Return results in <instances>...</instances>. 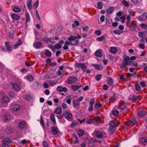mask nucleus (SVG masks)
<instances>
[{"label":"nucleus","instance_id":"f257e3e1","mask_svg":"<svg viewBox=\"0 0 147 147\" xmlns=\"http://www.w3.org/2000/svg\"><path fill=\"white\" fill-rule=\"evenodd\" d=\"M125 56H123V59L122 65L120 67V68L122 69H123L127 66V64L129 61H130V57L125 55Z\"/></svg>","mask_w":147,"mask_h":147},{"label":"nucleus","instance_id":"f03ea898","mask_svg":"<svg viewBox=\"0 0 147 147\" xmlns=\"http://www.w3.org/2000/svg\"><path fill=\"white\" fill-rule=\"evenodd\" d=\"M77 80V78L74 76H70L67 79V84H71L76 82Z\"/></svg>","mask_w":147,"mask_h":147},{"label":"nucleus","instance_id":"7ed1b4c3","mask_svg":"<svg viewBox=\"0 0 147 147\" xmlns=\"http://www.w3.org/2000/svg\"><path fill=\"white\" fill-rule=\"evenodd\" d=\"M137 123V121L136 118H132L130 120L127 121L125 122V123L127 125H133L136 124Z\"/></svg>","mask_w":147,"mask_h":147},{"label":"nucleus","instance_id":"20e7f679","mask_svg":"<svg viewBox=\"0 0 147 147\" xmlns=\"http://www.w3.org/2000/svg\"><path fill=\"white\" fill-rule=\"evenodd\" d=\"M109 124L112 127H116L119 125V123L115 119L111 120L109 122Z\"/></svg>","mask_w":147,"mask_h":147},{"label":"nucleus","instance_id":"39448f33","mask_svg":"<svg viewBox=\"0 0 147 147\" xmlns=\"http://www.w3.org/2000/svg\"><path fill=\"white\" fill-rule=\"evenodd\" d=\"M131 24L133 25L129 27V30L131 31H134L136 29L137 25V23L134 21L131 22Z\"/></svg>","mask_w":147,"mask_h":147},{"label":"nucleus","instance_id":"423d86ee","mask_svg":"<svg viewBox=\"0 0 147 147\" xmlns=\"http://www.w3.org/2000/svg\"><path fill=\"white\" fill-rule=\"evenodd\" d=\"M9 101V98L6 96H3L1 100V102L3 104H7Z\"/></svg>","mask_w":147,"mask_h":147},{"label":"nucleus","instance_id":"0eeeda50","mask_svg":"<svg viewBox=\"0 0 147 147\" xmlns=\"http://www.w3.org/2000/svg\"><path fill=\"white\" fill-rule=\"evenodd\" d=\"M137 114L139 117H143L146 115V113L144 111H138Z\"/></svg>","mask_w":147,"mask_h":147},{"label":"nucleus","instance_id":"6e6552de","mask_svg":"<svg viewBox=\"0 0 147 147\" xmlns=\"http://www.w3.org/2000/svg\"><path fill=\"white\" fill-rule=\"evenodd\" d=\"M57 90L58 91L64 92H65L67 91V89L66 87H62L61 86L58 87L57 88Z\"/></svg>","mask_w":147,"mask_h":147},{"label":"nucleus","instance_id":"1a4fd4ad","mask_svg":"<svg viewBox=\"0 0 147 147\" xmlns=\"http://www.w3.org/2000/svg\"><path fill=\"white\" fill-rule=\"evenodd\" d=\"M96 135L97 138L100 139L102 138L103 136L102 132L100 130H98L96 131Z\"/></svg>","mask_w":147,"mask_h":147},{"label":"nucleus","instance_id":"9d476101","mask_svg":"<svg viewBox=\"0 0 147 147\" xmlns=\"http://www.w3.org/2000/svg\"><path fill=\"white\" fill-rule=\"evenodd\" d=\"M63 115L65 118L67 119H70L72 117V115L71 113L68 112H66L64 113L63 114Z\"/></svg>","mask_w":147,"mask_h":147},{"label":"nucleus","instance_id":"9b49d317","mask_svg":"<svg viewBox=\"0 0 147 147\" xmlns=\"http://www.w3.org/2000/svg\"><path fill=\"white\" fill-rule=\"evenodd\" d=\"M11 109L13 111H17L19 110L20 107L18 105H13L11 106Z\"/></svg>","mask_w":147,"mask_h":147},{"label":"nucleus","instance_id":"f8f14e48","mask_svg":"<svg viewBox=\"0 0 147 147\" xmlns=\"http://www.w3.org/2000/svg\"><path fill=\"white\" fill-rule=\"evenodd\" d=\"M92 66L94 67L97 70H101L103 68L102 66L100 65L93 64Z\"/></svg>","mask_w":147,"mask_h":147},{"label":"nucleus","instance_id":"ddd939ff","mask_svg":"<svg viewBox=\"0 0 147 147\" xmlns=\"http://www.w3.org/2000/svg\"><path fill=\"white\" fill-rule=\"evenodd\" d=\"M114 8L113 7H109L106 10L107 13L108 14H111L114 11Z\"/></svg>","mask_w":147,"mask_h":147},{"label":"nucleus","instance_id":"4468645a","mask_svg":"<svg viewBox=\"0 0 147 147\" xmlns=\"http://www.w3.org/2000/svg\"><path fill=\"white\" fill-rule=\"evenodd\" d=\"M119 108L122 110H124L125 109L126 107V106L125 104L123 102H120L119 105Z\"/></svg>","mask_w":147,"mask_h":147},{"label":"nucleus","instance_id":"2eb2a0df","mask_svg":"<svg viewBox=\"0 0 147 147\" xmlns=\"http://www.w3.org/2000/svg\"><path fill=\"white\" fill-rule=\"evenodd\" d=\"M10 117L9 115L7 114H5L4 115V117H3L4 121L8 122L10 121Z\"/></svg>","mask_w":147,"mask_h":147},{"label":"nucleus","instance_id":"dca6fc26","mask_svg":"<svg viewBox=\"0 0 147 147\" xmlns=\"http://www.w3.org/2000/svg\"><path fill=\"white\" fill-rule=\"evenodd\" d=\"M80 103L78 100L75 99L73 101V105L74 107L79 106Z\"/></svg>","mask_w":147,"mask_h":147},{"label":"nucleus","instance_id":"f3484780","mask_svg":"<svg viewBox=\"0 0 147 147\" xmlns=\"http://www.w3.org/2000/svg\"><path fill=\"white\" fill-rule=\"evenodd\" d=\"M82 85L80 86H76V85H72L71 86V88L74 91H75L78 89L80 88L81 87H82Z\"/></svg>","mask_w":147,"mask_h":147},{"label":"nucleus","instance_id":"a211bd4d","mask_svg":"<svg viewBox=\"0 0 147 147\" xmlns=\"http://www.w3.org/2000/svg\"><path fill=\"white\" fill-rule=\"evenodd\" d=\"M5 131L6 133L8 134L11 133L13 132V131L8 126L6 127Z\"/></svg>","mask_w":147,"mask_h":147},{"label":"nucleus","instance_id":"6ab92c4d","mask_svg":"<svg viewBox=\"0 0 147 147\" xmlns=\"http://www.w3.org/2000/svg\"><path fill=\"white\" fill-rule=\"evenodd\" d=\"M50 119L53 123L54 124H56V122L55 117V115L53 113L51 114L50 116Z\"/></svg>","mask_w":147,"mask_h":147},{"label":"nucleus","instance_id":"aec40b11","mask_svg":"<svg viewBox=\"0 0 147 147\" xmlns=\"http://www.w3.org/2000/svg\"><path fill=\"white\" fill-rule=\"evenodd\" d=\"M32 0H28L27 2V5L29 9H31L32 7L31 3Z\"/></svg>","mask_w":147,"mask_h":147},{"label":"nucleus","instance_id":"412c9836","mask_svg":"<svg viewBox=\"0 0 147 147\" xmlns=\"http://www.w3.org/2000/svg\"><path fill=\"white\" fill-rule=\"evenodd\" d=\"M11 17L13 19L17 20H18L20 18L19 16L17 14L13 13L11 15Z\"/></svg>","mask_w":147,"mask_h":147},{"label":"nucleus","instance_id":"4be33fe9","mask_svg":"<svg viewBox=\"0 0 147 147\" xmlns=\"http://www.w3.org/2000/svg\"><path fill=\"white\" fill-rule=\"evenodd\" d=\"M25 124V122L23 121H22L18 124V126L19 128L22 129L24 127Z\"/></svg>","mask_w":147,"mask_h":147},{"label":"nucleus","instance_id":"5701e85b","mask_svg":"<svg viewBox=\"0 0 147 147\" xmlns=\"http://www.w3.org/2000/svg\"><path fill=\"white\" fill-rule=\"evenodd\" d=\"M110 51L112 53L115 54L117 51V49L115 47H113L110 48Z\"/></svg>","mask_w":147,"mask_h":147},{"label":"nucleus","instance_id":"b1692460","mask_svg":"<svg viewBox=\"0 0 147 147\" xmlns=\"http://www.w3.org/2000/svg\"><path fill=\"white\" fill-rule=\"evenodd\" d=\"M13 11L15 12L19 13L21 11V9L18 6H15L13 9Z\"/></svg>","mask_w":147,"mask_h":147},{"label":"nucleus","instance_id":"393cba45","mask_svg":"<svg viewBox=\"0 0 147 147\" xmlns=\"http://www.w3.org/2000/svg\"><path fill=\"white\" fill-rule=\"evenodd\" d=\"M116 99L117 97H116V94L115 93H114L113 96L109 99V100L112 102H113L116 100Z\"/></svg>","mask_w":147,"mask_h":147},{"label":"nucleus","instance_id":"a878e982","mask_svg":"<svg viewBox=\"0 0 147 147\" xmlns=\"http://www.w3.org/2000/svg\"><path fill=\"white\" fill-rule=\"evenodd\" d=\"M55 112L57 114H60L62 113L61 109L58 107H57L55 109Z\"/></svg>","mask_w":147,"mask_h":147},{"label":"nucleus","instance_id":"bb28decb","mask_svg":"<svg viewBox=\"0 0 147 147\" xmlns=\"http://www.w3.org/2000/svg\"><path fill=\"white\" fill-rule=\"evenodd\" d=\"M107 82L109 85L113 86V81L112 78H109L107 79Z\"/></svg>","mask_w":147,"mask_h":147},{"label":"nucleus","instance_id":"cd10ccee","mask_svg":"<svg viewBox=\"0 0 147 147\" xmlns=\"http://www.w3.org/2000/svg\"><path fill=\"white\" fill-rule=\"evenodd\" d=\"M27 80L29 81H33L34 80L33 76L31 75H28L27 76Z\"/></svg>","mask_w":147,"mask_h":147},{"label":"nucleus","instance_id":"c85d7f7f","mask_svg":"<svg viewBox=\"0 0 147 147\" xmlns=\"http://www.w3.org/2000/svg\"><path fill=\"white\" fill-rule=\"evenodd\" d=\"M40 85L39 83L37 81L34 82L33 84V87L35 88H38Z\"/></svg>","mask_w":147,"mask_h":147},{"label":"nucleus","instance_id":"c756f323","mask_svg":"<svg viewBox=\"0 0 147 147\" xmlns=\"http://www.w3.org/2000/svg\"><path fill=\"white\" fill-rule=\"evenodd\" d=\"M141 140L144 145L147 144V138L143 137L141 138Z\"/></svg>","mask_w":147,"mask_h":147},{"label":"nucleus","instance_id":"7c9ffc66","mask_svg":"<svg viewBox=\"0 0 147 147\" xmlns=\"http://www.w3.org/2000/svg\"><path fill=\"white\" fill-rule=\"evenodd\" d=\"M5 45L7 50L10 51L11 50V47L9 43L7 42H5Z\"/></svg>","mask_w":147,"mask_h":147},{"label":"nucleus","instance_id":"2f4dec72","mask_svg":"<svg viewBox=\"0 0 147 147\" xmlns=\"http://www.w3.org/2000/svg\"><path fill=\"white\" fill-rule=\"evenodd\" d=\"M22 44L21 40L20 39H19L18 42L15 45L13 46V47L14 49H16L17 48L18 46L21 45Z\"/></svg>","mask_w":147,"mask_h":147},{"label":"nucleus","instance_id":"473e14b6","mask_svg":"<svg viewBox=\"0 0 147 147\" xmlns=\"http://www.w3.org/2000/svg\"><path fill=\"white\" fill-rule=\"evenodd\" d=\"M45 54L47 56L49 57L51 55V52L49 50H47L45 52Z\"/></svg>","mask_w":147,"mask_h":147},{"label":"nucleus","instance_id":"72a5a7b5","mask_svg":"<svg viewBox=\"0 0 147 147\" xmlns=\"http://www.w3.org/2000/svg\"><path fill=\"white\" fill-rule=\"evenodd\" d=\"M95 54L96 57H102L101 52L99 51H96L95 53Z\"/></svg>","mask_w":147,"mask_h":147},{"label":"nucleus","instance_id":"f704fd0d","mask_svg":"<svg viewBox=\"0 0 147 147\" xmlns=\"http://www.w3.org/2000/svg\"><path fill=\"white\" fill-rule=\"evenodd\" d=\"M115 127H113L110 126L108 129V131L110 133H113L115 131L116 129L115 128Z\"/></svg>","mask_w":147,"mask_h":147},{"label":"nucleus","instance_id":"c9c22d12","mask_svg":"<svg viewBox=\"0 0 147 147\" xmlns=\"http://www.w3.org/2000/svg\"><path fill=\"white\" fill-rule=\"evenodd\" d=\"M11 85L14 90L17 91L19 90V88L17 85L13 83L11 84Z\"/></svg>","mask_w":147,"mask_h":147},{"label":"nucleus","instance_id":"e433bc0d","mask_svg":"<svg viewBox=\"0 0 147 147\" xmlns=\"http://www.w3.org/2000/svg\"><path fill=\"white\" fill-rule=\"evenodd\" d=\"M84 134V131L82 129H80L78 131V135L79 136H82Z\"/></svg>","mask_w":147,"mask_h":147},{"label":"nucleus","instance_id":"4c0bfd02","mask_svg":"<svg viewBox=\"0 0 147 147\" xmlns=\"http://www.w3.org/2000/svg\"><path fill=\"white\" fill-rule=\"evenodd\" d=\"M139 96L137 95H133L131 101L133 102H134L136 101L137 99H138Z\"/></svg>","mask_w":147,"mask_h":147},{"label":"nucleus","instance_id":"58836bf2","mask_svg":"<svg viewBox=\"0 0 147 147\" xmlns=\"http://www.w3.org/2000/svg\"><path fill=\"white\" fill-rule=\"evenodd\" d=\"M77 38V37L74 36H70L67 39L69 41H71V40H74Z\"/></svg>","mask_w":147,"mask_h":147},{"label":"nucleus","instance_id":"ea45409f","mask_svg":"<svg viewBox=\"0 0 147 147\" xmlns=\"http://www.w3.org/2000/svg\"><path fill=\"white\" fill-rule=\"evenodd\" d=\"M2 142H6L9 143H11V140L9 138H5L2 140Z\"/></svg>","mask_w":147,"mask_h":147},{"label":"nucleus","instance_id":"a19ab883","mask_svg":"<svg viewBox=\"0 0 147 147\" xmlns=\"http://www.w3.org/2000/svg\"><path fill=\"white\" fill-rule=\"evenodd\" d=\"M105 37L104 36H101L100 37L98 38L96 40L98 41L101 42L105 38Z\"/></svg>","mask_w":147,"mask_h":147},{"label":"nucleus","instance_id":"79ce46f5","mask_svg":"<svg viewBox=\"0 0 147 147\" xmlns=\"http://www.w3.org/2000/svg\"><path fill=\"white\" fill-rule=\"evenodd\" d=\"M26 22H28L30 20V18L29 16V13L26 12Z\"/></svg>","mask_w":147,"mask_h":147},{"label":"nucleus","instance_id":"37998d69","mask_svg":"<svg viewBox=\"0 0 147 147\" xmlns=\"http://www.w3.org/2000/svg\"><path fill=\"white\" fill-rule=\"evenodd\" d=\"M112 113L113 115L117 116L119 114V112L117 110H114L112 111Z\"/></svg>","mask_w":147,"mask_h":147},{"label":"nucleus","instance_id":"c03bdc74","mask_svg":"<svg viewBox=\"0 0 147 147\" xmlns=\"http://www.w3.org/2000/svg\"><path fill=\"white\" fill-rule=\"evenodd\" d=\"M52 132L55 135H56L57 133V131L56 128L55 127H53L52 128Z\"/></svg>","mask_w":147,"mask_h":147},{"label":"nucleus","instance_id":"a18cd8bd","mask_svg":"<svg viewBox=\"0 0 147 147\" xmlns=\"http://www.w3.org/2000/svg\"><path fill=\"white\" fill-rule=\"evenodd\" d=\"M83 63H76L74 64V66L75 67L78 68H81L82 67V65H83Z\"/></svg>","mask_w":147,"mask_h":147},{"label":"nucleus","instance_id":"49530a36","mask_svg":"<svg viewBox=\"0 0 147 147\" xmlns=\"http://www.w3.org/2000/svg\"><path fill=\"white\" fill-rule=\"evenodd\" d=\"M78 123V122L77 121H75L72 122L70 127L71 128H73Z\"/></svg>","mask_w":147,"mask_h":147},{"label":"nucleus","instance_id":"de8ad7c7","mask_svg":"<svg viewBox=\"0 0 147 147\" xmlns=\"http://www.w3.org/2000/svg\"><path fill=\"white\" fill-rule=\"evenodd\" d=\"M48 82L50 85L52 86L55 85L56 84V82L55 80H49Z\"/></svg>","mask_w":147,"mask_h":147},{"label":"nucleus","instance_id":"09e8293b","mask_svg":"<svg viewBox=\"0 0 147 147\" xmlns=\"http://www.w3.org/2000/svg\"><path fill=\"white\" fill-rule=\"evenodd\" d=\"M41 43L40 42H37L35 45V48L36 49H40L41 46Z\"/></svg>","mask_w":147,"mask_h":147},{"label":"nucleus","instance_id":"8fccbe9b","mask_svg":"<svg viewBox=\"0 0 147 147\" xmlns=\"http://www.w3.org/2000/svg\"><path fill=\"white\" fill-rule=\"evenodd\" d=\"M138 35L140 37L142 38L145 36V32H140L138 33Z\"/></svg>","mask_w":147,"mask_h":147},{"label":"nucleus","instance_id":"3c124183","mask_svg":"<svg viewBox=\"0 0 147 147\" xmlns=\"http://www.w3.org/2000/svg\"><path fill=\"white\" fill-rule=\"evenodd\" d=\"M102 75L101 74H99L97 75L95 77V79L97 81H99L101 78Z\"/></svg>","mask_w":147,"mask_h":147},{"label":"nucleus","instance_id":"603ef678","mask_svg":"<svg viewBox=\"0 0 147 147\" xmlns=\"http://www.w3.org/2000/svg\"><path fill=\"white\" fill-rule=\"evenodd\" d=\"M122 3L125 6L128 7L129 6V3L126 1L123 0L122 2Z\"/></svg>","mask_w":147,"mask_h":147},{"label":"nucleus","instance_id":"864d4df0","mask_svg":"<svg viewBox=\"0 0 147 147\" xmlns=\"http://www.w3.org/2000/svg\"><path fill=\"white\" fill-rule=\"evenodd\" d=\"M9 35L10 37L11 38H14V32L13 31H11L9 32Z\"/></svg>","mask_w":147,"mask_h":147},{"label":"nucleus","instance_id":"5fc2aeb1","mask_svg":"<svg viewBox=\"0 0 147 147\" xmlns=\"http://www.w3.org/2000/svg\"><path fill=\"white\" fill-rule=\"evenodd\" d=\"M62 47V45L59 43H58L57 44H56L55 45V49L56 48L60 49Z\"/></svg>","mask_w":147,"mask_h":147},{"label":"nucleus","instance_id":"6e6d98bb","mask_svg":"<svg viewBox=\"0 0 147 147\" xmlns=\"http://www.w3.org/2000/svg\"><path fill=\"white\" fill-rule=\"evenodd\" d=\"M135 90L136 91H138L140 89V87L138 84H136L135 85Z\"/></svg>","mask_w":147,"mask_h":147},{"label":"nucleus","instance_id":"4d7b16f0","mask_svg":"<svg viewBox=\"0 0 147 147\" xmlns=\"http://www.w3.org/2000/svg\"><path fill=\"white\" fill-rule=\"evenodd\" d=\"M100 120V117L97 116L94 118V121L96 123H99Z\"/></svg>","mask_w":147,"mask_h":147},{"label":"nucleus","instance_id":"13d9d810","mask_svg":"<svg viewBox=\"0 0 147 147\" xmlns=\"http://www.w3.org/2000/svg\"><path fill=\"white\" fill-rule=\"evenodd\" d=\"M9 95L12 98H14L15 96L14 93L12 92H10L9 93Z\"/></svg>","mask_w":147,"mask_h":147},{"label":"nucleus","instance_id":"bf43d9fd","mask_svg":"<svg viewBox=\"0 0 147 147\" xmlns=\"http://www.w3.org/2000/svg\"><path fill=\"white\" fill-rule=\"evenodd\" d=\"M95 34L98 36L100 35L101 34V32L100 30H96L95 32Z\"/></svg>","mask_w":147,"mask_h":147},{"label":"nucleus","instance_id":"052dcab7","mask_svg":"<svg viewBox=\"0 0 147 147\" xmlns=\"http://www.w3.org/2000/svg\"><path fill=\"white\" fill-rule=\"evenodd\" d=\"M102 7L103 6L101 3L99 2L98 3V7L99 9H102Z\"/></svg>","mask_w":147,"mask_h":147},{"label":"nucleus","instance_id":"680f3d73","mask_svg":"<svg viewBox=\"0 0 147 147\" xmlns=\"http://www.w3.org/2000/svg\"><path fill=\"white\" fill-rule=\"evenodd\" d=\"M83 71L84 72H85L86 71V69L87 67L84 64H83V65L82 66V67H81Z\"/></svg>","mask_w":147,"mask_h":147},{"label":"nucleus","instance_id":"e2e57ef3","mask_svg":"<svg viewBox=\"0 0 147 147\" xmlns=\"http://www.w3.org/2000/svg\"><path fill=\"white\" fill-rule=\"evenodd\" d=\"M65 45H66L67 46H69L70 45H73V43H72L71 41H66L65 42Z\"/></svg>","mask_w":147,"mask_h":147},{"label":"nucleus","instance_id":"0e129e2a","mask_svg":"<svg viewBox=\"0 0 147 147\" xmlns=\"http://www.w3.org/2000/svg\"><path fill=\"white\" fill-rule=\"evenodd\" d=\"M141 27L142 28L147 29V25L144 24H142L141 25Z\"/></svg>","mask_w":147,"mask_h":147},{"label":"nucleus","instance_id":"69168bd1","mask_svg":"<svg viewBox=\"0 0 147 147\" xmlns=\"http://www.w3.org/2000/svg\"><path fill=\"white\" fill-rule=\"evenodd\" d=\"M140 84L142 87H144L146 86V84L144 82H142L140 83Z\"/></svg>","mask_w":147,"mask_h":147},{"label":"nucleus","instance_id":"338daca9","mask_svg":"<svg viewBox=\"0 0 147 147\" xmlns=\"http://www.w3.org/2000/svg\"><path fill=\"white\" fill-rule=\"evenodd\" d=\"M39 1H37L36 3L34 4L33 6L35 8H36L37 7L39 4Z\"/></svg>","mask_w":147,"mask_h":147},{"label":"nucleus","instance_id":"774afa93","mask_svg":"<svg viewBox=\"0 0 147 147\" xmlns=\"http://www.w3.org/2000/svg\"><path fill=\"white\" fill-rule=\"evenodd\" d=\"M1 146L3 147H9V145L5 143H3L1 144Z\"/></svg>","mask_w":147,"mask_h":147}]
</instances>
